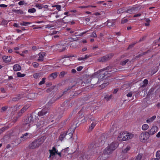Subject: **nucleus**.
Here are the masks:
<instances>
[{"instance_id": "27", "label": "nucleus", "mask_w": 160, "mask_h": 160, "mask_svg": "<svg viewBox=\"0 0 160 160\" xmlns=\"http://www.w3.org/2000/svg\"><path fill=\"white\" fill-rule=\"evenodd\" d=\"M126 8H123L118 9L117 11V13L118 14L123 13L124 12H126Z\"/></svg>"}, {"instance_id": "49", "label": "nucleus", "mask_w": 160, "mask_h": 160, "mask_svg": "<svg viewBox=\"0 0 160 160\" xmlns=\"http://www.w3.org/2000/svg\"><path fill=\"white\" fill-rule=\"evenodd\" d=\"M65 149H62L61 151V152H58V150H57V152H56V154H58L60 157H62L61 153L62 152H63V151H65Z\"/></svg>"}, {"instance_id": "8", "label": "nucleus", "mask_w": 160, "mask_h": 160, "mask_svg": "<svg viewBox=\"0 0 160 160\" xmlns=\"http://www.w3.org/2000/svg\"><path fill=\"white\" fill-rule=\"evenodd\" d=\"M124 137H125L126 140H128L129 139H132L134 136L133 134L128 132L126 131H124Z\"/></svg>"}, {"instance_id": "45", "label": "nucleus", "mask_w": 160, "mask_h": 160, "mask_svg": "<svg viewBox=\"0 0 160 160\" xmlns=\"http://www.w3.org/2000/svg\"><path fill=\"white\" fill-rule=\"evenodd\" d=\"M107 25L109 27L111 28V27H113L115 26H114L113 24H112L111 22H107Z\"/></svg>"}, {"instance_id": "50", "label": "nucleus", "mask_w": 160, "mask_h": 160, "mask_svg": "<svg viewBox=\"0 0 160 160\" xmlns=\"http://www.w3.org/2000/svg\"><path fill=\"white\" fill-rule=\"evenodd\" d=\"M8 128L7 127H4L1 128L0 129V132L2 133L6 129H7Z\"/></svg>"}, {"instance_id": "44", "label": "nucleus", "mask_w": 160, "mask_h": 160, "mask_svg": "<svg viewBox=\"0 0 160 160\" xmlns=\"http://www.w3.org/2000/svg\"><path fill=\"white\" fill-rule=\"evenodd\" d=\"M108 84H109V83L108 82H107L104 83H103L100 86L102 88H104L106 86H107Z\"/></svg>"}, {"instance_id": "37", "label": "nucleus", "mask_w": 160, "mask_h": 160, "mask_svg": "<svg viewBox=\"0 0 160 160\" xmlns=\"http://www.w3.org/2000/svg\"><path fill=\"white\" fill-rule=\"evenodd\" d=\"M96 125V123L95 122H93L91 125L89 127L88 130L89 131H91L92 130V129L94 128L95 125Z\"/></svg>"}, {"instance_id": "42", "label": "nucleus", "mask_w": 160, "mask_h": 160, "mask_svg": "<svg viewBox=\"0 0 160 160\" xmlns=\"http://www.w3.org/2000/svg\"><path fill=\"white\" fill-rule=\"evenodd\" d=\"M28 11L29 13H32L35 12L36 11V10L35 8H33L29 9L28 10Z\"/></svg>"}, {"instance_id": "6", "label": "nucleus", "mask_w": 160, "mask_h": 160, "mask_svg": "<svg viewBox=\"0 0 160 160\" xmlns=\"http://www.w3.org/2000/svg\"><path fill=\"white\" fill-rule=\"evenodd\" d=\"M158 127L155 126H152L151 129L148 132L149 135L154 134L158 130Z\"/></svg>"}, {"instance_id": "29", "label": "nucleus", "mask_w": 160, "mask_h": 160, "mask_svg": "<svg viewBox=\"0 0 160 160\" xmlns=\"http://www.w3.org/2000/svg\"><path fill=\"white\" fill-rule=\"evenodd\" d=\"M12 11L15 13L20 14H22L24 13L23 11L20 10L13 9Z\"/></svg>"}, {"instance_id": "23", "label": "nucleus", "mask_w": 160, "mask_h": 160, "mask_svg": "<svg viewBox=\"0 0 160 160\" xmlns=\"http://www.w3.org/2000/svg\"><path fill=\"white\" fill-rule=\"evenodd\" d=\"M21 142V140L19 138H15L14 141H13L12 144L15 146L19 144Z\"/></svg>"}, {"instance_id": "18", "label": "nucleus", "mask_w": 160, "mask_h": 160, "mask_svg": "<svg viewBox=\"0 0 160 160\" xmlns=\"http://www.w3.org/2000/svg\"><path fill=\"white\" fill-rule=\"evenodd\" d=\"M58 73L57 72H55L52 73L50 74L49 78L51 80H53L55 79L57 76Z\"/></svg>"}, {"instance_id": "53", "label": "nucleus", "mask_w": 160, "mask_h": 160, "mask_svg": "<svg viewBox=\"0 0 160 160\" xmlns=\"http://www.w3.org/2000/svg\"><path fill=\"white\" fill-rule=\"evenodd\" d=\"M115 21H116V20H115V19H112V20H109L107 21V22H111V23L113 24L114 26H115Z\"/></svg>"}, {"instance_id": "25", "label": "nucleus", "mask_w": 160, "mask_h": 160, "mask_svg": "<svg viewBox=\"0 0 160 160\" xmlns=\"http://www.w3.org/2000/svg\"><path fill=\"white\" fill-rule=\"evenodd\" d=\"M22 98V96L21 95H19L16 97L13 98L12 99V101L13 102L18 101Z\"/></svg>"}, {"instance_id": "22", "label": "nucleus", "mask_w": 160, "mask_h": 160, "mask_svg": "<svg viewBox=\"0 0 160 160\" xmlns=\"http://www.w3.org/2000/svg\"><path fill=\"white\" fill-rule=\"evenodd\" d=\"M67 135V133H66L65 132H62L59 137V140L61 141H62Z\"/></svg>"}, {"instance_id": "51", "label": "nucleus", "mask_w": 160, "mask_h": 160, "mask_svg": "<svg viewBox=\"0 0 160 160\" xmlns=\"http://www.w3.org/2000/svg\"><path fill=\"white\" fill-rule=\"evenodd\" d=\"M130 147H127L125 149L122 150V152L124 153H126L130 149Z\"/></svg>"}, {"instance_id": "62", "label": "nucleus", "mask_w": 160, "mask_h": 160, "mask_svg": "<svg viewBox=\"0 0 160 160\" xmlns=\"http://www.w3.org/2000/svg\"><path fill=\"white\" fill-rule=\"evenodd\" d=\"M128 21V19H122L121 21V23L124 24Z\"/></svg>"}, {"instance_id": "56", "label": "nucleus", "mask_w": 160, "mask_h": 160, "mask_svg": "<svg viewBox=\"0 0 160 160\" xmlns=\"http://www.w3.org/2000/svg\"><path fill=\"white\" fill-rule=\"evenodd\" d=\"M45 78H42V80L41 81H40L39 83V85H41L45 82Z\"/></svg>"}, {"instance_id": "39", "label": "nucleus", "mask_w": 160, "mask_h": 160, "mask_svg": "<svg viewBox=\"0 0 160 160\" xmlns=\"http://www.w3.org/2000/svg\"><path fill=\"white\" fill-rule=\"evenodd\" d=\"M31 23L29 22H23L20 23V25L22 26H27L28 24H29Z\"/></svg>"}, {"instance_id": "31", "label": "nucleus", "mask_w": 160, "mask_h": 160, "mask_svg": "<svg viewBox=\"0 0 160 160\" xmlns=\"http://www.w3.org/2000/svg\"><path fill=\"white\" fill-rule=\"evenodd\" d=\"M55 86H52L47 88L46 91L47 93H49L51 92L55 88Z\"/></svg>"}, {"instance_id": "16", "label": "nucleus", "mask_w": 160, "mask_h": 160, "mask_svg": "<svg viewBox=\"0 0 160 160\" xmlns=\"http://www.w3.org/2000/svg\"><path fill=\"white\" fill-rule=\"evenodd\" d=\"M28 107L27 105H25L24 106V107L20 110V111L18 112V114H19V116H22V114L23 113L26 111V110L28 108Z\"/></svg>"}, {"instance_id": "55", "label": "nucleus", "mask_w": 160, "mask_h": 160, "mask_svg": "<svg viewBox=\"0 0 160 160\" xmlns=\"http://www.w3.org/2000/svg\"><path fill=\"white\" fill-rule=\"evenodd\" d=\"M26 4L25 2L23 1H20L18 3V4L20 6Z\"/></svg>"}, {"instance_id": "12", "label": "nucleus", "mask_w": 160, "mask_h": 160, "mask_svg": "<svg viewBox=\"0 0 160 160\" xmlns=\"http://www.w3.org/2000/svg\"><path fill=\"white\" fill-rule=\"evenodd\" d=\"M48 112V110L47 108H44L38 112V115L39 116H42L45 115Z\"/></svg>"}, {"instance_id": "36", "label": "nucleus", "mask_w": 160, "mask_h": 160, "mask_svg": "<svg viewBox=\"0 0 160 160\" xmlns=\"http://www.w3.org/2000/svg\"><path fill=\"white\" fill-rule=\"evenodd\" d=\"M149 126L146 124H144L142 125V128L144 131L147 130L149 128Z\"/></svg>"}, {"instance_id": "58", "label": "nucleus", "mask_w": 160, "mask_h": 160, "mask_svg": "<svg viewBox=\"0 0 160 160\" xmlns=\"http://www.w3.org/2000/svg\"><path fill=\"white\" fill-rule=\"evenodd\" d=\"M35 93H31L29 94V96L30 97H33L32 98H31L32 99L35 98Z\"/></svg>"}, {"instance_id": "47", "label": "nucleus", "mask_w": 160, "mask_h": 160, "mask_svg": "<svg viewBox=\"0 0 160 160\" xmlns=\"http://www.w3.org/2000/svg\"><path fill=\"white\" fill-rule=\"evenodd\" d=\"M21 116H19V114L18 113V116L13 119V122H16Z\"/></svg>"}, {"instance_id": "52", "label": "nucleus", "mask_w": 160, "mask_h": 160, "mask_svg": "<svg viewBox=\"0 0 160 160\" xmlns=\"http://www.w3.org/2000/svg\"><path fill=\"white\" fill-rule=\"evenodd\" d=\"M156 156L157 158L160 159V150L158 151L156 153Z\"/></svg>"}, {"instance_id": "60", "label": "nucleus", "mask_w": 160, "mask_h": 160, "mask_svg": "<svg viewBox=\"0 0 160 160\" xmlns=\"http://www.w3.org/2000/svg\"><path fill=\"white\" fill-rule=\"evenodd\" d=\"M104 98L107 101H108L110 99L108 95H106L104 97Z\"/></svg>"}, {"instance_id": "46", "label": "nucleus", "mask_w": 160, "mask_h": 160, "mask_svg": "<svg viewBox=\"0 0 160 160\" xmlns=\"http://www.w3.org/2000/svg\"><path fill=\"white\" fill-rule=\"evenodd\" d=\"M53 7H55L56 8L57 10L58 11H60L61 10V6L60 5H55L53 6Z\"/></svg>"}, {"instance_id": "28", "label": "nucleus", "mask_w": 160, "mask_h": 160, "mask_svg": "<svg viewBox=\"0 0 160 160\" xmlns=\"http://www.w3.org/2000/svg\"><path fill=\"white\" fill-rule=\"evenodd\" d=\"M156 118V116H153L152 117L150 118H149V119H147L146 120V122L148 123H150L151 122H152L153 121V120H154Z\"/></svg>"}, {"instance_id": "4", "label": "nucleus", "mask_w": 160, "mask_h": 160, "mask_svg": "<svg viewBox=\"0 0 160 160\" xmlns=\"http://www.w3.org/2000/svg\"><path fill=\"white\" fill-rule=\"evenodd\" d=\"M46 121L43 118H42L40 120H38L36 124V126L38 129H40L45 126Z\"/></svg>"}, {"instance_id": "59", "label": "nucleus", "mask_w": 160, "mask_h": 160, "mask_svg": "<svg viewBox=\"0 0 160 160\" xmlns=\"http://www.w3.org/2000/svg\"><path fill=\"white\" fill-rule=\"evenodd\" d=\"M33 66L37 68L39 65V64L37 62H34L32 63Z\"/></svg>"}, {"instance_id": "64", "label": "nucleus", "mask_w": 160, "mask_h": 160, "mask_svg": "<svg viewBox=\"0 0 160 160\" xmlns=\"http://www.w3.org/2000/svg\"><path fill=\"white\" fill-rule=\"evenodd\" d=\"M7 21L5 20H3L1 22L2 25H5L7 24Z\"/></svg>"}, {"instance_id": "7", "label": "nucleus", "mask_w": 160, "mask_h": 160, "mask_svg": "<svg viewBox=\"0 0 160 160\" xmlns=\"http://www.w3.org/2000/svg\"><path fill=\"white\" fill-rule=\"evenodd\" d=\"M124 132H121L119 133V134L118 137V140L125 141H126L125 137L124 136Z\"/></svg>"}, {"instance_id": "34", "label": "nucleus", "mask_w": 160, "mask_h": 160, "mask_svg": "<svg viewBox=\"0 0 160 160\" xmlns=\"http://www.w3.org/2000/svg\"><path fill=\"white\" fill-rule=\"evenodd\" d=\"M23 124V127L26 130H28L30 127L31 124Z\"/></svg>"}, {"instance_id": "57", "label": "nucleus", "mask_w": 160, "mask_h": 160, "mask_svg": "<svg viewBox=\"0 0 160 160\" xmlns=\"http://www.w3.org/2000/svg\"><path fill=\"white\" fill-rule=\"evenodd\" d=\"M90 36L91 37L93 38H96L97 36V34L95 32H93Z\"/></svg>"}, {"instance_id": "5", "label": "nucleus", "mask_w": 160, "mask_h": 160, "mask_svg": "<svg viewBox=\"0 0 160 160\" xmlns=\"http://www.w3.org/2000/svg\"><path fill=\"white\" fill-rule=\"evenodd\" d=\"M33 121L32 116L30 114L25 119L23 123L25 124H30L31 123H32Z\"/></svg>"}, {"instance_id": "43", "label": "nucleus", "mask_w": 160, "mask_h": 160, "mask_svg": "<svg viewBox=\"0 0 160 160\" xmlns=\"http://www.w3.org/2000/svg\"><path fill=\"white\" fill-rule=\"evenodd\" d=\"M17 74L18 77L20 78L24 77L25 76L24 74H22L20 72H17Z\"/></svg>"}, {"instance_id": "13", "label": "nucleus", "mask_w": 160, "mask_h": 160, "mask_svg": "<svg viewBox=\"0 0 160 160\" xmlns=\"http://www.w3.org/2000/svg\"><path fill=\"white\" fill-rule=\"evenodd\" d=\"M49 151L50 154L49 157L54 156L55 155L56 152H57V149L54 147H53L52 148V149L49 150Z\"/></svg>"}, {"instance_id": "48", "label": "nucleus", "mask_w": 160, "mask_h": 160, "mask_svg": "<svg viewBox=\"0 0 160 160\" xmlns=\"http://www.w3.org/2000/svg\"><path fill=\"white\" fill-rule=\"evenodd\" d=\"M74 86V85H73L72 86H69V87L68 88H66L65 89V90L63 92V93H66V92L68 90H69L71 88H72Z\"/></svg>"}, {"instance_id": "35", "label": "nucleus", "mask_w": 160, "mask_h": 160, "mask_svg": "<svg viewBox=\"0 0 160 160\" xmlns=\"http://www.w3.org/2000/svg\"><path fill=\"white\" fill-rule=\"evenodd\" d=\"M107 57H106V55L102 57L99 59V61L101 62H105L107 61Z\"/></svg>"}, {"instance_id": "63", "label": "nucleus", "mask_w": 160, "mask_h": 160, "mask_svg": "<svg viewBox=\"0 0 160 160\" xmlns=\"http://www.w3.org/2000/svg\"><path fill=\"white\" fill-rule=\"evenodd\" d=\"M83 67L82 66H79L77 68V70L78 71H80L82 69Z\"/></svg>"}, {"instance_id": "38", "label": "nucleus", "mask_w": 160, "mask_h": 160, "mask_svg": "<svg viewBox=\"0 0 160 160\" xmlns=\"http://www.w3.org/2000/svg\"><path fill=\"white\" fill-rule=\"evenodd\" d=\"M129 61V59H128L125 60L124 61H121L120 62V64L122 66H124L126 64V63Z\"/></svg>"}, {"instance_id": "26", "label": "nucleus", "mask_w": 160, "mask_h": 160, "mask_svg": "<svg viewBox=\"0 0 160 160\" xmlns=\"http://www.w3.org/2000/svg\"><path fill=\"white\" fill-rule=\"evenodd\" d=\"M119 128L118 127H117L115 125H112L111 129H110L111 132H115L117 131L118 130Z\"/></svg>"}, {"instance_id": "10", "label": "nucleus", "mask_w": 160, "mask_h": 160, "mask_svg": "<svg viewBox=\"0 0 160 160\" xmlns=\"http://www.w3.org/2000/svg\"><path fill=\"white\" fill-rule=\"evenodd\" d=\"M119 144L118 143L116 142H113L110 144L108 146L113 151L117 148Z\"/></svg>"}, {"instance_id": "1", "label": "nucleus", "mask_w": 160, "mask_h": 160, "mask_svg": "<svg viewBox=\"0 0 160 160\" xmlns=\"http://www.w3.org/2000/svg\"><path fill=\"white\" fill-rule=\"evenodd\" d=\"M45 139V137H42L32 142H30L28 148L30 149H35L38 148L44 142Z\"/></svg>"}, {"instance_id": "54", "label": "nucleus", "mask_w": 160, "mask_h": 160, "mask_svg": "<svg viewBox=\"0 0 160 160\" xmlns=\"http://www.w3.org/2000/svg\"><path fill=\"white\" fill-rule=\"evenodd\" d=\"M35 7L38 8L39 9H41L43 7L41 4H37L36 5Z\"/></svg>"}, {"instance_id": "3", "label": "nucleus", "mask_w": 160, "mask_h": 160, "mask_svg": "<svg viewBox=\"0 0 160 160\" xmlns=\"http://www.w3.org/2000/svg\"><path fill=\"white\" fill-rule=\"evenodd\" d=\"M149 134L148 132H143L140 135V140L142 142H145L149 138Z\"/></svg>"}, {"instance_id": "2", "label": "nucleus", "mask_w": 160, "mask_h": 160, "mask_svg": "<svg viewBox=\"0 0 160 160\" xmlns=\"http://www.w3.org/2000/svg\"><path fill=\"white\" fill-rule=\"evenodd\" d=\"M99 74L98 77H93L91 80V82L92 84L95 85L101 81L103 80L105 76L108 74L107 72H104L103 70H101L98 71Z\"/></svg>"}, {"instance_id": "9", "label": "nucleus", "mask_w": 160, "mask_h": 160, "mask_svg": "<svg viewBox=\"0 0 160 160\" xmlns=\"http://www.w3.org/2000/svg\"><path fill=\"white\" fill-rule=\"evenodd\" d=\"M137 8V7L134 6L132 7L126 8V12L130 14L132 13L135 11Z\"/></svg>"}, {"instance_id": "24", "label": "nucleus", "mask_w": 160, "mask_h": 160, "mask_svg": "<svg viewBox=\"0 0 160 160\" xmlns=\"http://www.w3.org/2000/svg\"><path fill=\"white\" fill-rule=\"evenodd\" d=\"M106 137L105 135L104 134L102 135L100 138H99V141L101 142L102 144H104L105 142V141L106 140Z\"/></svg>"}, {"instance_id": "11", "label": "nucleus", "mask_w": 160, "mask_h": 160, "mask_svg": "<svg viewBox=\"0 0 160 160\" xmlns=\"http://www.w3.org/2000/svg\"><path fill=\"white\" fill-rule=\"evenodd\" d=\"M45 55L44 52H40L38 54L39 58L37 61L38 62H42L44 59V57Z\"/></svg>"}, {"instance_id": "20", "label": "nucleus", "mask_w": 160, "mask_h": 160, "mask_svg": "<svg viewBox=\"0 0 160 160\" xmlns=\"http://www.w3.org/2000/svg\"><path fill=\"white\" fill-rule=\"evenodd\" d=\"M113 151L112 149H111L110 147L108 146L105 149V150L104 151V153L105 154L107 153L108 154H109L111 153Z\"/></svg>"}, {"instance_id": "17", "label": "nucleus", "mask_w": 160, "mask_h": 160, "mask_svg": "<svg viewBox=\"0 0 160 160\" xmlns=\"http://www.w3.org/2000/svg\"><path fill=\"white\" fill-rule=\"evenodd\" d=\"M2 59L6 62H11L12 57L10 56H5L2 57Z\"/></svg>"}, {"instance_id": "32", "label": "nucleus", "mask_w": 160, "mask_h": 160, "mask_svg": "<svg viewBox=\"0 0 160 160\" xmlns=\"http://www.w3.org/2000/svg\"><path fill=\"white\" fill-rule=\"evenodd\" d=\"M65 108L62 107L61 106L58 110V112H59L61 115H62L64 113V111Z\"/></svg>"}, {"instance_id": "19", "label": "nucleus", "mask_w": 160, "mask_h": 160, "mask_svg": "<svg viewBox=\"0 0 160 160\" xmlns=\"http://www.w3.org/2000/svg\"><path fill=\"white\" fill-rule=\"evenodd\" d=\"M130 88V84L127 83L124 84L122 86L121 89L122 90H128Z\"/></svg>"}, {"instance_id": "14", "label": "nucleus", "mask_w": 160, "mask_h": 160, "mask_svg": "<svg viewBox=\"0 0 160 160\" xmlns=\"http://www.w3.org/2000/svg\"><path fill=\"white\" fill-rule=\"evenodd\" d=\"M71 131V129H69L68 130L67 132H66V133H67V137L68 139H70L72 138V137L73 134L72 132H73L74 130L72 129V130L71 132H70Z\"/></svg>"}, {"instance_id": "40", "label": "nucleus", "mask_w": 160, "mask_h": 160, "mask_svg": "<svg viewBox=\"0 0 160 160\" xmlns=\"http://www.w3.org/2000/svg\"><path fill=\"white\" fill-rule=\"evenodd\" d=\"M28 133H26L25 134H22V136L20 137V138L21 139H22V140L23 139H24L23 141H24L27 139V138H26V137L28 135Z\"/></svg>"}, {"instance_id": "15", "label": "nucleus", "mask_w": 160, "mask_h": 160, "mask_svg": "<svg viewBox=\"0 0 160 160\" xmlns=\"http://www.w3.org/2000/svg\"><path fill=\"white\" fill-rule=\"evenodd\" d=\"M59 98V97L57 98H52L47 104L46 105L48 106H51L52 104L54 103Z\"/></svg>"}, {"instance_id": "30", "label": "nucleus", "mask_w": 160, "mask_h": 160, "mask_svg": "<svg viewBox=\"0 0 160 160\" xmlns=\"http://www.w3.org/2000/svg\"><path fill=\"white\" fill-rule=\"evenodd\" d=\"M114 54L112 53H111L109 54L106 55V57H107V61L110 60L113 57Z\"/></svg>"}, {"instance_id": "21", "label": "nucleus", "mask_w": 160, "mask_h": 160, "mask_svg": "<svg viewBox=\"0 0 160 160\" xmlns=\"http://www.w3.org/2000/svg\"><path fill=\"white\" fill-rule=\"evenodd\" d=\"M21 66L18 64L14 65L13 67V69L15 71H20L21 70Z\"/></svg>"}, {"instance_id": "33", "label": "nucleus", "mask_w": 160, "mask_h": 160, "mask_svg": "<svg viewBox=\"0 0 160 160\" xmlns=\"http://www.w3.org/2000/svg\"><path fill=\"white\" fill-rule=\"evenodd\" d=\"M143 85H142L141 86V87L142 88H145L146 87V86L147 85V84L148 83V80L147 79H145L143 82Z\"/></svg>"}, {"instance_id": "61", "label": "nucleus", "mask_w": 160, "mask_h": 160, "mask_svg": "<svg viewBox=\"0 0 160 160\" xmlns=\"http://www.w3.org/2000/svg\"><path fill=\"white\" fill-rule=\"evenodd\" d=\"M65 74V72L64 71H62L60 72V76L61 77H63Z\"/></svg>"}, {"instance_id": "41", "label": "nucleus", "mask_w": 160, "mask_h": 160, "mask_svg": "<svg viewBox=\"0 0 160 160\" xmlns=\"http://www.w3.org/2000/svg\"><path fill=\"white\" fill-rule=\"evenodd\" d=\"M142 157V156L140 154H138L134 159V160H141Z\"/></svg>"}]
</instances>
